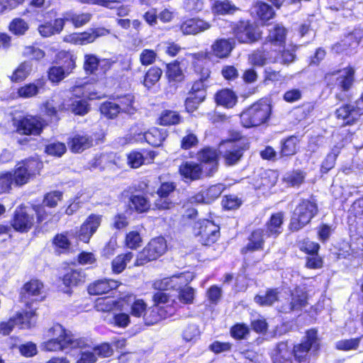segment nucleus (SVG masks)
Returning a JSON list of instances; mask_svg holds the SVG:
<instances>
[{
	"instance_id": "f257e3e1",
	"label": "nucleus",
	"mask_w": 363,
	"mask_h": 363,
	"mask_svg": "<svg viewBox=\"0 0 363 363\" xmlns=\"http://www.w3.org/2000/svg\"><path fill=\"white\" fill-rule=\"evenodd\" d=\"M189 55L192 58L191 68L198 79L191 82L184 105L185 111L192 113L206 99L208 82L211 78L212 72L208 65L201 62L208 57V52H198L189 53Z\"/></svg>"
},
{
	"instance_id": "f03ea898",
	"label": "nucleus",
	"mask_w": 363,
	"mask_h": 363,
	"mask_svg": "<svg viewBox=\"0 0 363 363\" xmlns=\"http://www.w3.org/2000/svg\"><path fill=\"white\" fill-rule=\"evenodd\" d=\"M54 216L41 204H31L30 206L21 204L14 210L9 224L14 231L24 234L33 228L41 230L52 223Z\"/></svg>"
},
{
	"instance_id": "7ed1b4c3",
	"label": "nucleus",
	"mask_w": 363,
	"mask_h": 363,
	"mask_svg": "<svg viewBox=\"0 0 363 363\" xmlns=\"http://www.w3.org/2000/svg\"><path fill=\"white\" fill-rule=\"evenodd\" d=\"M318 212V205L314 196L301 199L291 213L288 230L291 233L301 230L311 224Z\"/></svg>"
},
{
	"instance_id": "20e7f679",
	"label": "nucleus",
	"mask_w": 363,
	"mask_h": 363,
	"mask_svg": "<svg viewBox=\"0 0 363 363\" xmlns=\"http://www.w3.org/2000/svg\"><path fill=\"white\" fill-rule=\"evenodd\" d=\"M47 335L50 339L43 342V347L48 352L62 351L67 348H82L84 346L82 339H74L71 332L57 323L48 330Z\"/></svg>"
},
{
	"instance_id": "39448f33",
	"label": "nucleus",
	"mask_w": 363,
	"mask_h": 363,
	"mask_svg": "<svg viewBox=\"0 0 363 363\" xmlns=\"http://www.w3.org/2000/svg\"><path fill=\"white\" fill-rule=\"evenodd\" d=\"M272 114V105L265 99H261L243 109L240 115V123L245 128L266 125Z\"/></svg>"
},
{
	"instance_id": "423d86ee",
	"label": "nucleus",
	"mask_w": 363,
	"mask_h": 363,
	"mask_svg": "<svg viewBox=\"0 0 363 363\" xmlns=\"http://www.w3.org/2000/svg\"><path fill=\"white\" fill-rule=\"evenodd\" d=\"M321 348V341L317 328H311L305 331L299 342L293 345L291 355L297 363H307L311 353H318Z\"/></svg>"
},
{
	"instance_id": "0eeeda50",
	"label": "nucleus",
	"mask_w": 363,
	"mask_h": 363,
	"mask_svg": "<svg viewBox=\"0 0 363 363\" xmlns=\"http://www.w3.org/2000/svg\"><path fill=\"white\" fill-rule=\"evenodd\" d=\"M233 40L238 44L252 45L262 38V32L258 25L249 18H240L229 24Z\"/></svg>"
},
{
	"instance_id": "6e6552de",
	"label": "nucleus",
	"mask_w": 363,
	"mask_h": 363,
	"mask_svg": "<svg viewBox=\"0 0 363 363\" xmlns=\"http://www.w3.org/2000/svg\"><path fill=\"white\" fill-rule=\"evenodd\" d=\"M106 133L100 127L92 128L89 132L77 133L68 138L67 144L71 152L82 153L86 150L104 143Z\"/></svg>"
},
{
	"instance_id": "1a4fd4ad",
	"label": "nucleus",
	"mask_w": 363,
	"mask_h": 363,
	"mask_svg": "<svg viewBox=\"0 0 363 363\" xmlns=\"http://www.w3.org/2000/svg\"><path fill=\"white\" fill-rule=\"evenodd\" d=\"M167 242L162 236L151 238L145 247L139 251L135 259V266H144L149 262L157 260L167 251Z\"/></svg>"
},
{
	"instance_id": "9d476101",
	"label": "nucleus",
	"mask_w": 363,
	"mask_h": 363,
	"mask_svg": "<svg viewBox=\"0 0 363 363\" xmlns=\"http://www.w3.org/2000/svg\"><path fill=\"white\" fill-rule=\"evenodd\" d=\"M13 125L14 131L20 135L38 137L41 135L48 123L40 115L27 114L14 120Z\"/></svg>"
},
{
	"instance_id": "9b49d317",
	"label": "nucleus",
	"mask_w": 363,
	"mask_h": 363,
	"mask_svg": "<svg viewBox=\"0 0 363 363\" xmlns=\"http://www.w3.org/2000/svg\"><path fill=\"white\" fill-rule=\"evenodd\" d=\"M44 167V164L38 155L28 157L18 162L14 167L16 173V181L22 186L33 180L40 173Z\"/></svg>"
},
{
	"instance_id": "f8f14e48",
	"label": "nucleus",
	"mask_w": 363,
	"mask_h": 363,
	"mask_svg": "<svg viewBox=\"0 0 363 363\" xmlns=\"http://www.w3.org/2000/svg\"><path fill=\"white\" fill-rule=\"evenodd\" d=\"M61 269L62 273L59 279L67 293L71 294L73 289L81 286L86 282V273L82 269L77 267L74 262H63Z\"/></svg>"
},
{
	"instance_id": "ddd939ff",
	"label": "nucleus",
	"mask_w": 363,
	"mask_h": 363,
	"mask_svg": "<svg viewBox=\"0 0 363 363\" xmlns=\"http://www.w3.org/2000/svg\"><path fill=\"white\" fill-rule=\"evenodd\" d=\"M297 246L301 252L306 255L304 264L306 268L320 269L323 267L324 259L319 254L320 245L318 242L305 238L298 241Z\"/></svg>"
},
{
	"instance_id": "4468645a",
	"label": "nucleus",
	"mask_w": 363,
	"mask_h": 363,
	"mask_svg": "<svg viewBox=\"0 0 363 363\" xmlns=\"http://www.w3.org/2000/svg\"><path fill=\"white\" fill-rule=\"evenodd\" d=\"M220 228L213 221L205 219L195 228L194 235L199 242L206 247L213 246L220 238Z\"/></svg>"
},
{
	"instance_id": "2eb2a0df",
	"label": "nucleus",
	"mask_w": 363,
	"mask_h": 363,
	"mask_svg": "<svg viewBox=\"0 0 363 363\" xmlns=\"http://www.w3.org/2000/svg\"><path fill=\"white\" fill-rule=\"evenodd\" d=\"M112 63L108 59H101L94 54H85L83 69L87 75L94 76L96 82L105 79L106 74L111 69Z\"/></svg>"
},
{
	"instance_id": "dca6fc26",
	"label": "nucleus",
	"mask_w": 363,
	"mask_h": 363,
	"mask_svg": "<svg viewBox=\"0 0 363 363\" xmlns=\"http://www.w3.org/2000/svg\"><path fill=\"white\" fill-rule=\"evenodd\" d=\"M220 155L227 167L237 164L243 158L246 151L250 149V143L228 145L219 143Z\"/></svg>"
},
{
	"instance_id": "f3484780",
	"label": "nucleus",
	"mask_w": 363,
	"mask_h": 363,
	"mask_svg": "<svg viewBox=\"0 0 363 363\" xmlns=\"http://www.w3.org/2000/svg\"><path fill=\"white\" fill-rule=\"evenodd\" d=\"M359 104L345 103L335 111V118L342 121V126H351L357 123L363 116V108Z\"/></svg>"
},
{
	"instance_id": "a211bd4d",
	"label": "nucleus",
	"mask_w": 363,
	"mask_h": 363,
	"mask_svg": "<svg viewBox=\"0 0 363 363\" xmlns=\"http://www.w3.org/2000/svg\"><path fill=\"white\" fill-rule=\"evenodd\" d=\"M177 189V184L174 182H162L156 191L157 199L154 202L155 209L167 211L174 207V202L169 198Z\"/></svg>"
},
{
	"instance_id": "6ab92c4d",
	"label": "nucleus",
	"mask_w": 363,
	"mask_h": 363,
	"mask_svg": "<svg viewBox=\"0 0 363 363\" xmlns=\"http://www.w3.org/2000/svg\"><path fill=\"white\" fill-rule=\"evenodd\" d=\"M102 219L103 216L101 214H89L81 224L77 231L78 239L84 243H89L91 237L101 226Z\"/></svg>"
},
{
	"instance_id": "aec40b11",
	"label": "nucleus",
	"mask_w": 363,
	"mask_h": 363,
	"mask_svg": "<svg viewBox=\"0 0 363 363\" xmlns=\"http://www.w3.org/2000/svg\"><path fill=\"white\" fill-rule=\"evenodd\" d=\"M265 238H267L266 235L262 228H257L252 230L247 237V244L240 250V254L246 256L255 252L264 250Z\"/></svg>"
},
{
	"instance_id": "412c9836",
	"label": "nucleus",
	"mask_w": 363,
	"mask_h": 363,
	"mask_svg": "<svg viewBox=\"0 0 363 363\" xmlns=\"http://www.w3.org/2000/svg\"><path fill=\"white\" fill-rule=\"evenodd\" d=\"M279 180V173L274 169H266L260 172L254 179L252 185L257 191L262 194H267L276 186Z\"/></svg>"
},
{
	"instance_id": "4be33fe9",
	"label": "nucleus",
	"mask_w": 363,
	"mask_h": 363,
	"mask_svg": "<svg viewBox=\"0 0 363 363\" xmlns=\"http://www.w3.org/2000/svg\"><path fill=\"white\" fill-rule=\"evenodd\" d=\"M196 155L199 164L201 165L206 164L210 166L205 172V176L212 177L218 169L219 153L218 151L211 147L206 146L199 150Z\"/></svg>"
},
{
	"instance_id": "5701e85b",
	"label": "nucleus",
	"mask_w": 363,
	"mask_h": 363,
	"mask_svg": "<svg viewBox=\"0 0 363 363\" xmlns=\"http://www.w3.org/2000/svg\"><path fill=\"white\" fill-rule=\"evenodd\" d=\"M211 22L199 17L189 18L182 21L179 28L184 35H196L211 28Z\"/></svg>"
},
{
	"instance_id": "b1692460",
	"label": "nucleus",
	"mask_w": 363,
	"mask_h": 363,
	"mask_svg": "<svg viewBox=\"0 0 363 363\" xmlns=\"http://www.w3.org/2000/svg\"><path fill=\"white\" fill-rule=\"evenodd\" d=\"M285 213L282 211L272 213L266 220L264 233L267 238L276 239L283 233Z\"/></svg>"
},
{
	"instance_id": "393cba45",
	"label": "nucleus",
	"mask_w": 363,
	"mask_h": 363,
	"mask_svg": "<svg viewBox=\"0 0 363 363\" xmlns=\"http://www.w3.org/2000/svg\"><path fill=\"white\" fill-rule=\"evenodd\" d=\"M157 153L151 150H133L127 154V164L133 169L140 167L145 164H152Z\"/></svg>"
},
{
	"instance_id": "a878e982",
	"label": "nucleus",
	"mask_w": 363,
	"mask_h": 363,
	"mask_svg": "<svg viewBox=\"0 0 363 363\" xmlns=\"http://www.w3.org/2000/svg\"><path fill=\"white\" fill-rule=\"evenodd\" d=\"M164 76L167 84L176 87L186 81L181 62L177 59L165 64Z\"/></svg>"
},
{
	"instance_id": "bb28decb",
	"label": "nucleus",
	"mask_w": 363,
	"mask_h": 363,
	"mask_svg": "<svg viewBox=\"0 0 363 363\" xmlns=\"http://www.w3.org/2000/svg\"><path fill=\"white\" fill-rule=\"evenodd\" d=\"M178 172L185 182L202 179L205 174L202 165L192 161L182 162L179 166Z\"/></svg>"
},
{
	"instance_id": "cd10ccee",
	"label": "nucleus",
	"mask_w": 363,
	"mask_h": 363,
	"mask_svg": "<svg viewBox=\"0 0 363 363\" xmlns=\"http://www.w3.org/2000/svg\"><path fill=\"white\" fill-rule=\"evenodd\" d=\"M113 166H118V162L116 153L112 152L96 153L88 162L90 170L99 169L102 172Z\"/></svg>"
},
{
	"instance_id": "c85d7f7f",
	"label": "nucleus",
	"mask_w": 363,
	"mask_h": 363,
	"mask_svg": "<svg viewBox=\"0 0 363 363\" xmlns=\"http://www.w3.org/2000/svg\"><path fill=\"white\" fill-rule=\"evenodd\" d=\"M341 71L342 69H337L332 72L327 73L325 74V78L328 76H333L339 74ZM342 71L343 74L337 79L336 85L338 90L341 92L346 93L348 92L354 86L355 82V69L352 66L348 65L343 68Z\"/></svg>"
},
{
	"instance_id": "c756f323",
	"label": "nucleus",
	"mask_w": 363,
	"mask_h": 363,
	"mask_svg": "<svg viewBox=\"0 0 363 363\" xmlns=\"http://www.w3.org/2000/svg\"><path fill=\"white\" fill-rule=\"evenodd\" d=\"M110 34V30L104 27L91 28L85 31L73 33L72 40L75 44L86 45L94 43L97 38Z\"/></svg>"
},
{
	"instance_id": "7c9ffc66",
	"label": "nucleus",
	"mask_w": 363,
	"mask_h": 363,
	"mask_svg": "<svg viewBox=\"0 0 363 363\" xmlns=\"http://www.w3.org/2000/svg\"><path fill=\"white\" fill-rule=\"evenodd\" d=\"M121 283L112 279H99L90 283L87 286V292L91 296L108 294L116 290Z\"/></svg>"
},
{
	"instance_id": "2f4dec72",
	"label": "nucleus",
	"mask_w": 363,
	"mask_h": 363,
	"mask_svg": "<svg viewBox=\"0 0 363 363\" xmlns=\"http://www.w3.org/2000/svg\"><path fill=\"white\" fill-rule=\"evenodd\" d=\"M44 284L40 279L33 277L26 281L20 289L19 301L26 302L32 297L39 296L43 292Z\"/></svg>"
},
{
	"instance_id": "473e14b6",
	"label": "nucleus",
	"mask_w": 363,
	"mask_h": 363,
	"mask_svg": "<svg viewBox=\"0 0 363 363\" xmlns=\"http://www.w3.org/2000/svg\"><path fill=\"white\" fill-rule=\"evenodd\" d=\"M33 301L25 302V310L15 313V323L20 329H30L34 323L33 319L37 316L36 308L33 307Z\"/></svg>"
},
{
	"instance_id": "72a5a7b5",
	"label": "nucleus",
	"mask_w": 363,
	"mask_h": 363,
	"mask_svg": "<svg viewBox=\"0 0 363 363\" xmlns=\"http://www.w3.org/2000/svg\"><path fill=\"white\" fill-rule=\"evenodd\" d=\"M300 139L292 135L282 138L279 142V155L281 158L291 157L298 152Z\"/></svg>"
},
{
	"instance_id": "f704fd0d",
	"label": "nucleus",
	"mask_w": 363,
	"mask_h": 363,
	"mask_svg": "<svg viewBox=\"0 0 363 363\" xmlns=\"http://www.w3.org/2000/svg\"><path fill=\"white\" fill-rule=\"evenodd\" d=\"M235 47L233 38H218L211 46L212 54L217 58L228 57Z\"/></svg>"
},
{
	"instance_id": "c9c22d12",
	"label": "nucleus",
	"mask_w": 363,
	"mask_h": 363,
	"mask_svg": "<svg viewBox=\"0 0 363 363\" xmlns=\"http://www.w3.org/2000/svg\"><path fill=\"white\" fill-rule=\"evenodd\" d=\"M150 199L141 194H131L128 198L127 208L130 213L143 214L148 213L151 209Z\"/></svg>"
},
{
	"instance_id": "e433bc0d",
	"label": "nucleus",
	"mask_w": 363,
	"mask_h": 363,
	"mask_svg": "<svg viewBox=\"0 0 363 363\" xmlns=\"http://www.w3.org/2000/svg\"><path fill=\"white\" fill-rule=\"evenodd\" d=\"M69 232L63 231L56 233L51 239V245L56 255H67L71 252L72 242Z\"/></svg>"
},
{
	"instance_id": "4c0bfd02",
	"label": "nucleus",
	"mask_w": 363,
	"mask_h": 363,
	"mask_svg": "<svg viewBox=\"0 0 363 363\" xmlns=\"http://www.w3.org/2000/svg\"><path fill=\"white\" fill-rule=\"evenodd\" d=\"M92 18V14L89 12H75L72 10L67 11L62 13L61 19L63 20V26L67 22L70 23L74 28H79L84 26Z\"/></svg>"
},
{
	"instance_id": "58836bf2",
	"label": "nucleus",
	"mask_w": 363,
	"mask_h": 363,
	"mask_svg": "<svg viewBox=\"0 0 363 363\" xmlns=\"http://www.w3.org/2000/svg\"><path fill=\"white\" fill-rule=\"evenodd\" d=\"M238 100L235 92L229 88L220 89L214 94L216 104L227 109L233 108L237 104Z\"/></svg>"
},
{
	"instance_id": "ea45409f",
	"label": "nucleus",
	"mask_w": 363,
	"mask_h": 363,
	"mask_svg": "<svg viewBox=\"0 0 363 363\" xmlns=\"http://www.w3.org/2000/svg\"><path fill=\"white\" fill-rule=\"evenodd\" d=\"M172 311H169L166 308H158L156 306H151L147 308L145 315L143 317V321L145 325H153L161 320L171 316Z\"/></svg>"
},
{
	"instance_id": "a19ab883",
	"label": "nucleus",
	"mask_w": 363,
	"mask_h": 363,
	"mask_svg": "<svg viewBox=\"0 0 363 363\" xmlns=\"http://www.w3.org/2000/svg\"><path fill=\"white\" fill-rule=\"evenodd\" d=\"M287 30L279 24H276L269 30L264 44L269 43L279 48H284L286 41Z\"/></svg>"
},
{
	"instance_id": "79ce46f5",
	"label": "nucleus",
	"mask_w": 363,
	"mask_h": 363,
	"mask_svg": "<svg viewBox=\"0 0 363 363\" xmlns=\"http://www.w3.org/2000/svg\"><path fill=\"white\" fill-rule=\"evenodd\" d=\"M291 300L289 304V311H301L308 305V292L299 286L295 287L290 293Z\"/></svg>"
},
{
	"instance_id": "37998d69",
	"label": "nucleus",
	"mask_w": 363,
	"mask_h": 363,
	"mask_svg": "<svg viewBox=\"0 0 363 363\" xmlns=\"http://www.w3.org/2000/svg\"><path fill=\"white\" fill-rule=\"evenodd\" d=\"M40 109L43 111V115L47 118L45 120L48 124L52 122L57 123L60 120L58 113L65 112L67 111V108L64 102L61 103L57 106H55L49 101L42 103L40 106Z\"/></svg>"
},
{
	"instance_id": "c03bdc74",
	"label": "nucleus",
	"mask_w": 363,
	"mask_h": 363,
	"mask_svg": "<svg viewBox=\"0 0 363 363\" xmlns=\"http://www.w3.org/2000/svg\"><path fill=\"white\" fill-rule=\"evenodd\" d=\"M112 97L117 106H118L121 113L131 115L135 112L136 109L134 106L135 96L133 94H124Z\"/></svg>"
},
{
	"instance_id": "a18cd8bd",
	"label": "nucleus",
	"mask_w": 363,
	"mask_h": 363,
	"mask_svg": "<svg viewBox=\"0 0 363 363\" xmlns=\"http://www.w3.org/2000/svg\"><path fill=\"white\" fill-rule=\"evenodd\" d=\"M76 60L77 57L69 50H60L55 55V62L69 74L76 67Z\"/></svg>"
},
{
	"instance_id": "49530a36",
	"label": "nucleus",
	"mask_w": 363,
	"mask_h": 363,
	"mask_svg": "<svg viewBox=\"0 0 363 363\" xmlns=\"http://www.w3.org/2000/svg\"><path fill=\"white\" fill-rule=\"evenodd\" d=\"M64 29L63 20L57 18L53 23L51 21H46L38 26V30L43 38H48L52 35L60 34Z\"/></svg>"
},
{
	"instance_id": "de8ad7c7",
	"label": "nucleus",
	"mask_w": 363,
	"mask_h": 363,
	"mask_svg": "<svg viewBox=\"0 0 363 363\" xmlns=\"http://www.w3.org/2000/svg\"><path fill=\"white\" fill-rule=\"evenodd\" d=\"M168 133L166 130L153 127L148 129L143 134V138L146 143L152 147H160L167 137Z\"/></svg>"
},
{
	"instance_id": "09e8293b",
	"label": "nucleus",
	"mask_w": 363,
	"mask_h": 363,
	"mask_svg": "<svg viewBox=\"0 0 363 363\" xmlns=\"http://www.w3.org/2000/svg\"><path fill=\"white\" fill-rule=\"evenodd\" d=\"M211 9L216 16L233 14L239 10L230 0H213L211 4Z\"/></svg>"
},
{
	"instance_id": "8fccbe9b",
	"label": "nucleus",
	"mask_w": 363,
	"mask_h": 363,
	"mask_svg": "<svg viewBox=\"0 0 363 363\" xmlns=\"http://www.w3.org/2000/svg\"><path fill=\"white\" fill-rule=\"evenodd\" d=\"M12 184L17 187L22 186L16 181V173L14 169L12 171L0 172V194L9 193L12 189Z\"/></svg>"
},
{
	"instance_id": "3c124183",
	"label": "nucleus",
	"mask_w": 363,
	"mask_h": 363,
	"mask_svg": "<svg viewBox=\"0 0 363 363\" xmlns=\"http://www.w3.org/2000/svg\"><path fill=\"white\" fill-rule=\"evenodd\" d=\"M255 11L257 18L265 23L275 16V11L272 6L266 2L259 1L255 5Z\"/></svg>"
},
{
	"instance_id": "603ef678",
	"label": "nucleus",
	"mask_w": 363,
	"mask_h": 363,
	"mask_svg": "<svg viewBox=\"0 0 363 363\" xmlns=\"http://www.w3.org/2000/svg\"><path fill=\"white\" fill-rule=\"evenodd\" d=\"M182 118L178 111L163 110L157 119V123L162 126H171L179 124Z\"/></svg>"
},
{
	"instance_id": "864d4df0",
	"label": "nucleus",
	"mask_w": 363,
	"mask_h": 363,
	"mask_svg": "<svg viewBox=\"0 0 363 363\" xmlns=\"http://www.w3.org/2000/svg\"><path fill=\"white\" fill-rule=\"evenodd\" d=\"M100 113L106 119L113 120L121 114L115 101L111 96L109 100L103 101L99 108Z\"/></svg>"
},
{
	"instance_id": "5fc2aeb1",
	"label": "nucleus",
	"mask_w": 363,
	"mask_h": 363,
	"mask_svg": "<svg viewBox=\"0 0 363 363\" xmlns=\"http://www.w3.org/2000/svg\"><path fill=\"white\" fill-rule=\"evenodd\" d=\"M132 252H126L118 255L111 262V270L113 274H118L125 270L127 264L133 258Z\"/></svg>"
},
{
	"instance_id": "6e6d98bb",
	"label": "nucleus",
	"mask_w": 363,
	"mask_h": 363,
	"mask_svg": "<svg viewBox=\"0 0 363 363\" xmlns=\"http://www.w3.org/2000/svg\"><path fill=\"white\" fill-rule=\"evenodd\" d=\"M242 204V199L233 194H228L223 196L220 201L222 210L224 211H237Z\"/></svg>"
},
{
	"instance_id": "4d7b16f0",
	"label": "nucleus",
	"mask_w": 363,
	"mask_h": 363,
	"mask_svg": "<svg viewBox=\"0 0 363 363\" xmlns=\"http://www.w3.org/2000/svg\"><path fill=\"white\" fill-rule=\"evenodd\" d=\"M254 300L260 306H271L279 300V291L277 289H268L264 294H257Z\"/></svg>"
},
{
	"instance_id": "13d9d810",
	"label": "nucleus",
	"mask_w": 363,
	"mask_h": 363,
	"mask_svg": "<svg viewBox=\"0 0 363 363\" xmlns=\"http://www.w3.org/2000/svg\"><path fill=\"white\" fill-rule=\"evenodd\" d=\"M162 75V69L158 66H152L145 73L142 83L144 86L150 89L160 81Z\"/></svg>"
},
{
	"instance_id": "bf43d9fd",
	"label": "nucleus",
	"mask_w": 363,
	"mask_h": 363,
	"mask_svg": "<svg viewBox=\"0 0 363 363\" xmlns=\"http://www.w3.org/2000/svg\"><path fill=\"white\" fill-rule=\"evenodd\" d=\"M70 74L58 65H53L47 71L48 79L55 85H57Z\"/></svg>"
},
{
	"instance_id": "052dcab7",
	"label": "nucleus",
	"mask_w": 363,
	"mask_h": 363,
	"mask_svg": "<svg viewBox=\"0 0 363 363\" xmlns=\"http://www.w3.org/2000/svg\"><path fill=\"white\" fill-rule=\"evenodd\" d=\"M143 242V238L137 230H130L125 235L123 247L132 250L139 248Z\"/></svg>"
},
{
	"instance_id": "680f3d73",
	"label": "nucleus",
	"mask_w": 363,
	"mask_h": 363,
	"mask_svg": "<svg viewBox=\"0 0 363 363\" xmlns=\"http://www.w3.org/2000/svg\"><path fill=\"white\" fill-rule=\"evenodd\" d=\"M306 172L301 169L291 171L284 178L286 184L291 187H299L305 182Z\"/></svg>"
},
{
	"instance_id": "e2e57ef3",
	"label": "nucleus",
	"mask_w": 363,
	"mask_h": 363,
	"mask_svg": "<svg viewBox=\"0 0 363 363\" xmlns=\"http://www.w3.org/2000/svg\"><path fill=\"white\" fill-rule=\"evenodd\" d=\"M361 37L359 36H345V38L336 43L334 48L337 52H342L358 46Z\"/></svg>"
},
{
	"instance_id": "0e129e2a",
	"label": "nucleus",
	"mask_w": 363,
	"mask_h": 363,
	"mask_svg": "<svg viewBox=\"0 0 363 363\" xmlns=\"http://www.w3.org/2000/svg\"><path fill=\"white\" fill-rule=\"evenodd\" d=\"M28 29V23L21 18H13L9 25V31L17 36L25 35Z\"/></svg>"
},
{
	"instance_id": "69168bd1",
	"label": "nucleus",
	"mask_w": 363,
	"mask_h": 363,
	"mask_svg": "<svg viewBox=\"0 0 363 363\" xmlns=\"http://www.w3.org/2000/svg\"><path fill=\"white\" fill-rule=\"evenodd\" d=\"M117 304L118 301L116 300L110 299L108 297H99L95 300L94 308L98 312L110 313Z\"/></svg>"
},
{
	"instance_id": "338daca9",
	"label": "nucleus",
	"mask_w": 363,
	"mask_h": 363,
	"mask_svg": "<svg viewBox=\"0 0 363 363\" xmlns=\"http://www.w3.org/2000/svg\"><path fill=\"white\" fill-rule=\"evenodd\" d=\"M285 79L280 70H274L271 67L264 69L263 71L262 82L264 85L276 84Z\"/></svg>"
},
{
	"instance_id": "774afa93",
	"label": "nucleus",
	"mask_w": 363,
	"mask_h": 363,
	"mask_svg": "<svg viewBox=\"0 0 363 363\" xmlns=\"http://www.w3.org/2000/svg\"><path fill=\"white\" fill-rule=\"evenodd\" d=\"M250 60L255 67H263L269 62V57L266 50L257 49L251 53Z\"/></svg>"
}]
</instances>
